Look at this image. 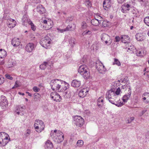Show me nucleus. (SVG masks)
<instances>
[{"instance_id":"f257e3e1","label":"nucleus","mask_w":149,"mask_h":149,"mask_svg":"<svg viewBox=\"0 0 149 149\" xmlns=\"http://www.w3.org/2000/svg\"><path fill=\"white\" fill-rule=\"evenodd\" d=\"M63 82L61 80L54 79L52 80L49 84L53 91L56 90L58 92H61L62 91L61 86L62 82Z\"/></svg>"},{"instance_id":"f03ea898","label":"nucleus","mask_w":149,"mask_h":149,"mask_svg":"<svg viewBox=\"0 0 149 149\" xmlns=\"http://www.w3.org/2000/svg\"><path fill=\"white\" fill-rule=\"evenodd\" d=\"M78 72L86 79H87L90 76V72L87 67L85 65H81L79 68Z\"/></svg>"},{"instance_id":"7ed1b4c3","label":"nucleus","mask_w":149,"mask_h":149,"mask_svg":"<svg viewBox=\"0 0 149 149\" xmlns=\"http://www.w3.org/2000/svg\"><path fill=\"white\" fill-rule=\"evenodd\" d=\"M56 136H54V133H51L50 136L55 141H57L58 143H60L62 142L64 140V136L63 133L60 131H57V133L55 134Z\"/></svg>"},{"instance_id":"20e7f679","label":"nucleus","mask_w":149,"mask_h":149,"mask_svg":"<svg viewBox=\"0 0 149 149\" xmlns=\"http://www.w3.org/2000/svg\"><path fill=\"white\" fill-rule=\"evenodd\" d=\"M117 95L115 94L114 91L111 90L109 91L106 94V97L108 99L109 102L113 104H114L115 102Z\"/></svg>"},{"instance_id":"39448f33","label":"nucleus","mask_w":149,"mask_h":149,"mask_svg":"<svg viewBox=\"0 0 149 149\" xmlns=\"http://www.w3.org/2000/svg\"><path fill=\"white\" fill-rule=\"evenodd\" d=\"M51 39L50 38L46 36L42 38L40 41V44L43 47L47 48L49 46L51 43Z\"/></svg>"},{"instance_id":"423d86ee","label":"nucleus","mask_w":149,"mask_h":149,"mask_svg":"<svg viewBox=\"0 0 149 149\" xmlns=\"http://www.w3.org/2000/svg\"><path fill=\"white\" fill-rule=\"evenodd\" d=\"M74 123L77 126L81 127L84 123V119L80 116H76L74 118Z\"/></svg>"},{"instance_id":"0eeeda50","label":"nucleus","mask_w":149,"mask_h":149,"mask_svg":"<svg viewBox=\"0 0 149 149\" xmlns=\"http://www.w3.org/2000/svg\"><path fill=\"white\" fill-rule=\"evenodd\" d=\"M101 40L103 42H104L107 45H110L112 43V40L110 37L107 34L103 33L101 35Z\"/></svg>"},{"instance_id":"6e6552de","label":"nucleus","mask_w":149,"mask_h":149,"mask_svg":"<svg viewBox=\"0 0 149 149\" xmlns=\"http://www.w3.org/2000/svg\"><path fill=\"white\" fill-rule=\"evenodd\" d=\"M1 101L0 102V106L3 109H5L8 106V101L6 97L3 95L1 96Z\"/></svg>"},{"instance_id":"1a4fd4ad","label":"nucleus","mask_w":149,"mask_h":149,"mask_svg":"<svg viewBox=\"0 0 149 149\" xmlns=\"http://www.w3.org/2000/svg\"><path fill=\"white\" fill-rule=\"evenodd\" d=\"M96 67L97 70L100 73H104L106 70L105 68L101 62L99 63H96Z\"/></svg>"},{"instance_id":"9d476101","label":"nucleus","mask_w":149,"mask_h":149,"mask_svg":"<svg viewBox=\"0 0 149 149\" xmlns=\"http://www.w3.org/2000/svg\"><path fill=\"white\" fill-rule=\"evenodd\" d=\"M51 98L54 101L60 102L61 100V97L56 92H52L50 94Z\"/></svg>"},{"instance_id":"9b49d317","label":"nucleus","mask_w":149,"mask_h":149,"mask_svg":"<svg viewBox=\"0 0 149 149\" xmlns=\"http://www.w3.org/2000/svg\"><path fill=\"white\" fill-rule=\"evenodd\" d=\"M34 123L40 126V130H36L37 132H40L44 130L45 128V125L44 123L42 120H35Z\"/></svg>"},{"instance_id":"f8f14e48","label":"nucleus","mask_w":149,"mask_h":149,"mask_svg":"<svg viewBox=\"0 0 149 149\" xmlns=\"http://www.w3.org/2000/svg\"><path fill=\"white\" fill-rule=\"evenodd\" d=\"M97 17L98 18V19H96L95 17V19H93L91 20V22L92 25L97 26L101 23L102 19V17L100 16H98Z\"/></svg>"},{"instance_id":"ddd939ff","label":"nucleus","mask_w":149,"mask_h":149,"mask_svg":"<svg viewBox=\"0 0 149 149\" xmlns=\"http://www.w3.org/2000/svg\"><path fill=\"white\" fill-rule=\"evenodd\" d=\"M8 26L10 28H12L15 26L16 24V22L14 19L9 18L7 19Z\"/></svg>"},{"instance_id":"4468645a","label":"nucleus","mask_w":149,"mask_h":149,"mask_svg":"<svg viewBox=\"0 0 149 149\" xmlns=\"http://www.w3.org/2000/svg\"><path fill=\"white\" fill-rule=\"evenodd\" d=\"M111 6L110 0H104L103 3V6L105 10H108Z\"/></svg>"},{"instance_id":"2eb2a0df","label":"nucleus","mask_w":149,"mask_h":149,"mask_svg":"<svg viewBox=\"0 0 149 149\" xmlns=\"http://www.w3.org/2000/svg\"><path fill=\"white\" fill-rule=\"evenodd\" d=\"M34 48V44L32 43H28L25 47L26 50L29 52H31Z\"/></svg>"},{"instance_id":"dca6fc26","label":"nucleus","mask_w":149,"mask_h":149,"mask_svg":"<svg viewBox=\"0 0 149 149\" xmlns=\"http://www.w3.org/2000/svg\"><path fill=\"white\" fill-rule=\"evenodd\" d=\"M20 43L18 38H14L11 41V44L15 47H16L19 46Z\"/></svg>"},{"instance_id":"f3484780","label":"nucleus","mask_w":149,"mask_h":149,"mask_svg":"<svg viewBox=\"0 0 149 149\" xmlns=\"http://www.w3.org/2000/svg\"><path fill=\"white\" fill-rule=\"evenodd\" d=\"M53 147V144L49 140H47L45 145V149H52Z\"/></svg>"},{"instance_id":"a211bd4d","label":"nucleus","mask_w":149,"mask_h":149,"mask_svg":"<svg viewBox=\"0 0 149 149\" xmlns=\"http://www.w3.org/2000/svg\"><path fill=\"white\" fill-rule=\"evenodd\" d=\"M131 94V90H129L127 94H126L125 95L123 96L122 98V100L124 102H127V100L129 99V97H130Z\"/></svg>"},{"instance_id":"6ab92c4d","label":"nucleus","mask_w":149,"mask_h":149,"mask_svg":"<svg viewBox=\"0 0 149 149\" xmlns=\"http://www.w3.org/2000/svg\"><path fill=\"white\" fill-rule=\"evenodd\" d=\"M81 85V81L76 79L72 81L71 83V86L74 87H78Z\"/></svg>"},{"instance_id":"aec40b11","label":"nucleus","mask_w":149,"mask_h":149,"mask_svg":"<svg viewBox=\"0 0 149 149\" xmlns=\"http://www.w3.org/2000/svg\"><path fill=\"white\" fill-rule=\"evenodd\" d=\"M88 92L86 89H83L81 90L78 93L79 96L81 98L84 97L86 95V93Z\"/></svg>"},{"instance_id":"412c9836","label":"nucleus","mask_w":149,"mask_h":149,"mask_svg":"<svg viewBox=\"0 0 149 149\" xmlns=\"http://www.w3.org/2000/svg\"><path fill=\"white\" fill-rule=\"evenodd\" d=\"M121 41L125 43L129 42V37L127 35H122L121 38Z\"/></svg>"},{"instance_id":"4be33fe9","label":"nucleus","mask_w":149,"mask_h":149,"mask_svg":"<svg viewBox=\"0 0 149 149\" xmlns=\"http://www.w3.org/2000/svg\"><path fill=\"white\" fill-rule=\"evenodd\" d=\"M37 12L40 14H41L45 13V10L44 8L42 5H39L37 7Z\"/></svg>"},{"instance_id":"5701e85b","label":"nucleus","mask_w":149,"mask_h":149,"mask_svg":"<svg viewBox=\"0 0 149 149\" xmlns=\"http://www.w3.org/2000/svg\"><path fill=\"white\" fill-rule=\"evenodd\" d=\"M136 38L138 41H142L144 40V37L143 36L142 33H138L136 35Z\"/></svg>"},{"instance_id":"b1692460","label":"nucleus","mask_w":149,"mask_h":149,"mask_svg":"<svg viewBox=\"0 0 149 149\" xmlns=\"http://www.w3.org/2000/svg\"><path fill=\"white\" fill-rule=\"evenodd\" d=\"M76 28V25L74 24H72L71 25H69L65 28L66 31H72L74 30Z\"/></svg>"},{"instance_id":"393cba45","label":"nucleus","mask_w":149,"mask_h":149,"mask_svg":"<svg viewBox=\"0 0 149 149\" xmlns=\"http://www.w3.org/2000/svg\"><path fill=\"white\" fill-rule=\"evenodd\" d=\"M24 108L25 106L23 107L21 106H18L16 107L15 111L18 115H19L20 113L23 111V109Z\"/></svg>"},{"instance_id":"a878e982","label":"nucleus","mask_w":149,"mask_h":149,"mask_svg":"<svg viewBox=\"0 0 149 149\" xmlns=\"http://www.w3.org/2000/svg\"><path fill=\"white\" fill-rule=\"evenodd\" d=\"M6 135V133L4 132H2L0 133V146H1V143H3V140H4L5 138H7L5 137V135Z\"/></svg>"},{"instance_id":"bb28decb","label":"nucleus","mask_w":149,"mask_h":149,"mask_svg":"<svg viewBox=\"0 0 149 149\" xmlns=\"http://www.w3.org/2000/svg\"><path fill=\"white\" fill-rule=\"evenodd\" d=\"M142 96L143 97L144 96L143 98V100H146L145 102L146 103H149V93H145L143 94Z\"/></svg>"},{"instance_id":"cd10ccee","label":"nucleus","mask_w":149,"mask_h":149,"mask_svg":"<svg viewBox=\"0 0 149 149\" xmlns=\"http://www.w3.org/2000/svg\"><path fill=\"white\" fill-rule=\"evenodd\" d=\"M69 42L70 46L73 47L76 43L75 39L73 38H70L69 40Z\"/></svg>"},{"instance_id":"c85d7f7f","label":"nucleus","mask_w":149,"mask_h":149,"mask_svg":"<svg viewBox=\"0 0 149 149\" xmlns=\"http://www.w3.org/2000/svg\"><path fill=\"white\" fill-rule=\"evenodd\" d=\"M5 137H7V138H5L4 139V140H3L2 141V142H3V143H1V146H5L8 142V138L9 137V135L6 133V135H5Z\"/></svg>"},{"instance_id":"c756f323","label":"nucleus","mask_w":149,"mask_h":149,"mask_svg":"<svg viewBox=\"0 0 149 149\" xmlns=\"http://www.w3.org/2000/svg\"><path fill=\"white\" fill-rule=\"evenodd\" d=\"M6 52L4 49H0V58H5L6 56Z\"/></svg>"},{"instance_id":"7c9ffc66","label":"nucleus","mask_w":149,"mask_h":149,"mask_svg":"<svg viewBox=\"0 0 149 149\" xmlns=\"http://www.w3.org/2000/svg\"><path fill=\"white\" fill-rule=\"evenodd\" d=\"M123 7L127 13L128 11L130 10L132 8L131 6L128 4H125L123 6Z\"/></svg>"},{"instance_id":"2f4dec72","label":"nucleus","mask_w":149,"mask_h":149,"mask_svg":"<svg viewBox=\"0 0 149 149\" xmlns=\"http://www.w3.org/2000/svg\"><path fill=\"white\" fill-rule=\"evenodd\" d=\"M132 13L133 16L137 17L139 15V12L137 9H133L132 11Z\"/></svg>"},{"instance_id":"473e14b6","label":"nucleus","mask_w":149,"mask_h":149,"mask_svg":"<svg viewBox=\"0 0 149 149\" xmlns=\"http://www.w3.org/2000/svg\"><path fill=\"white\" fill-rule=\"evenodd\" d=\"M114 62L113 63V65L116 64L118 66H120L121 65V63L116 58H114Z\"/></svg>"},{"instance_id":"72a5a7b5","label":"nucleus","mask_w":149,"mask_h":149,"mask_svg":"<svg viewBox=\"0 0 149 149\" xmlns=\"http://www.w3.org/2000/svg\"><path fill=\"white\" fill-rule=\"evenodd\" d=\"M144 22L146 24L149 26V16L146 17L144 19Z\"/></svg>"},{"instance_id":"f704fd0d","label":"nucleus","mask_w":149,"mask_h":149,"mask_svg":"<svg viewBox=\"0 0 149 149\" xmlns=\"http://www.w3.org/2000/svg\"><path fill=\"white\" fill-rule=\"evenodd\" d=\"M134 47L133 46H130L128 48L127 51L132 53V52H134L133 51L134 50Z\"/></svg>"},{"instance_id":"c9c22d12","label":"nucleus","mask_w":149,"mask_h":149,"mask_svg":"<svg viewBox=\"0 0 149 149\" xmlns=\"http://www.w3.org/2000/svg\"><path fill=\"white\" fill-rule=\"evenodd\" d=\"M47 64V62H44L43 64H42L40 65V68L41 69H45L46 68Z\"/></svg>"},{"instance_id":"e433bc0d","label":"nucleus","mask_w":149,"mask_h":149,"mask_svg":"<svg viewBox=\"0 0 149 149\" xmlns=\"http://www.w3.org/2000/svg\"><path fill=\"white\" fill-rule=\"evenodd\" d=\"M102 26L104 27L109 26V23L106 21H103L102 23Z\"/></svg>"},{"instance_id":"4c0bfd02","label":"nucleus","mask_w":149,"mask_h":149,"mask_svg":"<svg viewBox=\"0 0 149 149\" xmlns=\"http://www.w3.org/2000/svg\"><path fill=\"white\" fill-rule=\"evenodd\" d=\"M122 87H123V89H125V88L126 89L128 88L129 90L131 89L130 88V83H126L125 85H124Z\"/></svg>"},{"instance_id":"58836bf2","label":"nucleus","mask_w":149,"mask_h":149,"mask_svg":"<svg viewBox=\"0 0 149 149\" xmlns=\"http://www.w3.org/2000/svg\"><path fill=\"white\" fill-rule=\"evenodd\" d=\"M114 104L118 107H120L123 104V103L121 102V101L118 100V102H117L116 103H115Z\"/></svg>"},{"instance_id":"ea45409f","label":"nucleus","mask_w":149,"mask_h":149,"mask_svg":"<svg viewBox=\"0 0 149 149\" xmlns=\"http://www.w3.org/2000/svg\"><path fill=\"white\" fill-rule=\"evenodd\" d=\"M92 33V32L91 31L88 30V31H84L82 33V35L83 36H84L86 35H90Z\"/></svg>"},{"instance_id":"a19ab883","label":"nucleus","mask_w":149,"mask_h":149,"mask_svg":"<svg viewBox=\"0 0 149 149\" xmlns=\"http://www.w3.org/2000/svg\"><path fill=\"white\" fill-rule=\"evenodd\" d=\"M84 3L86 6H87L88 8L91 7V2L88 0L84 2Z\"/></svg>"},{"instance_id":"79ce46f5","label":"nucleus","mask_w":149,"mask_h":149,"mask_svg":"<svg viewBox=\"0 0 149 149\" xmlns=\"http://www.w3.org/2000/svg\"><path fill=\"white\" fill-rule=\"evenodd\" d=\"M84 143L83 141L82 140H78L77 143L78 146H81L83 145Z\"/></svg>"},{"instance_id":"37998d69","label":"nucleus","mask_w":149,"mask_h":149,"mask_svg":"<svg viewBox=\"0 0 149 149\" xmlns=\"http://www.w3.org/2000/svg\"><path fill=\"white\" fill-rule=\"evenodd\" d=\"M81 28L82 29H86L87 27V24L86 23L84 22H83L81 24Z\"/></svg>"},{"instance_id":"c03bdc74","label":"nucleus","mask_w":149,"mask_h":149,"mask_svg":"<svg viewBox=\"0 0 149 149\" xmlns=\"http://www.w3.org/2000/svg\"><path fill=\"white\" fill-rule=\"evenodd\" d=\"M40 96V95L38 93H35L34 95V99L35 100H37V99L39 98Z\"/></svg>"},{"instance_id":"a18cd8bd","label":"nucleus","mask_w":149,"mask_h":149,"mask_svg":"<svg viewBox=\"0 0 149 149\" xmlns=\"http://www.w3.org/2000/svg\"><path fill=\"white\" fill-rule=\"evenodd\" d=\"M142 51L140 50H137L136 52V55L138 56H143Z\"/></svg>"},{"instance_id":"49530a36","label":"nucleus","mask_w":149,"mask_h":149,"mask_svg":"<svg viewBox=\"0 0 149 149\" xmlns=\"http://www.w3.org/2000/svg\"><path fill=\"white\" fill-rule=\"evenodd\" d=\"M50 22L51 21L50 20L47 21L46 20H45L43 21V23L44 24H45V25H47L48 26H49V24H51Z\"/></svg>"},{"instance_id":"de8ad7c7","label":"nucleus","mask_w":149,"mask_h":149,"mask_svg":"<svg viewBox=\"0 0 149 149\" xmlns=\"http://www.w3.org/2000/svg\"><path fill=\"white\" fill-rule=\"evenodd\" d=\"M63 95L65 98L67 99L68 97H70L69 94L67 92H65L63 93Z\"/></svg>"},{"instance_id":"09e8293b","label":"nucleus","mask_w":149,"mask_h":149,"mask_svg":"<svg viewBox=\"0 0 149 149\" xmlns=\"http://www.w3.org/2000/svg\"><path fill=\"white\" fill-rule=\"evenodd\" d=\"M33 91L36 92H38L40 91V88L37 86H34L33 87Z\"/></svg>"},{"instance_id":"8fccbe9b","label":"nucleus","mask_w":149,"mask_h":149,"mask_svg":"<svg viewBox=\"0 0 149 149\" xmlns=\"http://www.w3.org/2000/svg\"><path fill=\"white\" fill-rule=\"evenodd\" d=\"M103 98L102 97H100L97 100V102L101 103H103Z\"/></svg>"},{"instance_id":"3c124183","label":"nucleus","mask_w":149,"mask_h":149,"mask_svg":"<svg viewBox=\"0 0 149 149\" xmlns=\"http://www.w3.org/2000/svg\"><path fill=\"white\" fill-rule=\"evenodd\" d=\"M4 81V78L2 76L0 75V85L3 84Z\"/></svg>"},{"instance_id":"603ef678","label":"nucleus","mask_w":149,"mask_h":149,"mask_svg":"<svg viewBox=\"0 0 149 149\" xmlns=\"http://www.w3.org/2000/svg\"><path fill=\"white\" fill-rule=\"evenodd\" d=\"M6 77L8 79H9L10 80H12L13 79V77L10 76V75L8 74H6L5 75Z\"/></svg>"},{"instance_id":"864d4df0","label":"nucleus","mask_w":149,"mask_h":149,"mask_svg":"<svg viewBox=\"0 0 149 149\" xmlns=\"http://www.w3.org/2000/svg\"><path fill=\"white\" fill-rule=\"evenodd\" d=\"M34 127L35 129L36 130V131L40 130V126L35 124V123L34 124Z\"/></svg>"},{"instance_id":"5fc2aeb1","label":"nucleus","mask_w":149,"mask_h":149,"mask_svg":"<svg viewBox=\"0 0 149 149\" xmlns=\"http://www.w3.org/2000/svg\"><path fill=\"white\" fill-rule=\"evenodd\" d=\"M115 42H118L120 41V40H121V39L119 36H117L115 37Z\"/></svg>"},{"instance_id":"6e6d98bb","label":"nucleus","mask_w":149,"mask_h":149,"mask_svg":"<svg viewBox=\"0 0 149 149\" xmlns=\"http://www.w3.org/2000/svg\"><path fill=\"white\" fill-rule=\"evenodd\" d=\"M57 29L58 31V32H60V33H63V32L66 31L65 28L63 29H61L58 28H57Z\"/></svg>"},{"instance_id":"4d7b16f0","label":"nucleus","mask_w":149,"mask_h":149,"mask_svg":"<svg viewBox=\"0 0 149 149\" xmlns=\"http://www.w3.org/2000/svg\"><path fill=\"white\" fill-rule=\"evenodd\" d=\"M120 91V88H118L117 89L116 92V93H115V94L116 95H118L119 94Z\"/></svg>"},{"instance_id":"13d9d810","label":"nucleus","mask_w":149,"mask_h":149,"mask_svg":"<svg viewBox=\"0 0 149 149\" xmlns=\"http://www.w3.org/2000/svg\"><path fill=\"white\" fill-rule=\"evenodd\" d=\"M19 87V85L17 83V81L15 82V86H13L12 88L13 89H14L15 88L18 87Z\"/></svg>"},{"instance_id":"bf43d9fd","label":"nucleus","mask_w":149,"mask_h":149,"mask_svg":"<svg viewBox=\"0 0 149 149\" xmlns=\"http://www.w3.org/2000/svg\"><path fill=\"white\" fill-rule=\"evenodd\" d=\"M146 110H143L139 114L140 116H141L146 112Z\"/></svg>"},{"instance_id":"052dcab7","label":"nucleus","mask_w":149,"mask_h":149,"mask_svg":"<svg viewBox=\"0 0 149 149\" xmlns=\"http://www.w3.org/2000/svg\"><path fill=\"white\" fill-rule=\"evenodd\" d=\"M100 103L97 102V105L100 108L102 107V105H103V103L100 104Z\"/></svg>"},{"instance_id":"680f3d73","label":"nucleus","mask_w":149,"mask_h":149,"mask_svg":"<svg viewBox=\"0 0 149 149\" xmlns=\"http://www.w3.org/2000/svg\"><path fill=\"white\" fill-rule=\"evenodd\" d=\"M118 2L119 3H123L125 0H117Z\"/></svg>"},{"instance_id":"e2e57ef3","label":"nucleus","mask_w":149,"mask_h":149,"mask_svg":"<svg viewBox=\"0 0 149 149\" xmlns=\"http://www.w3.org/2000/svg\"><path fill=\"white\" fill-rule=\"evenodd\" d=\"M31 132L30 130L29 129H27V132L26 134V136H27L28 135H27V134H29Z\"/></svg>"},{"instance_id":"0e129e2a","label":"nucleus","mask_w":149,"mask_h":149,"mask_svg":"<svg viewBox=\"0 0 149 149\" xmlns=\"http://www.w3.org/2000/svg\"><path fill=\"white\" fill-rule=\"evenodd\" d=\"M31 26V28L32 29L33 31H34L36 29V28H35V26H34V25L33 24Z\"/></svg>"},{"instance_id":"69168bd1","label":"nucleus","mask_w":149,"mask_h":149,"mask_svg":"<svg viewBox=\"0 0 149 149\" xmlns=\"http://www.w3.org/2000/svg\"><path fill=\"white\" fill-rule=\"evenodd\" d=\"M122 8L121 10V11L123 13H126V11H125V10L123 7V6H122Z\"/></svg>"},{"instance_id":"338daca9","label":"nucleus","mask_w":149,"mask_h":149,"mask_svg":"<svg viewBox=\"0 0 149 149\" xmlns=\"http://www.w3.org/2000/svg\"><path fill=\"white\" fill-rule=\"evenodd\" d=\"M134 119V117H131L130 118V120L131 121H133Z\"/></svg>"},{"instance_id":"774afa93","label":"nucleus","mask_w":149,"mask_h":149,"mask_svg":"<svg viewBox=\"0 0 149 149\" xmlns=\"http://www.w3.org/2000/svg\"><path fill=\"white\" fill-rule=\"evenodd\" d=\"M4 61L3 60L2 61H1L0 63V64L1 65H3L4 63Z\"/></svg>"}]
</instances>
